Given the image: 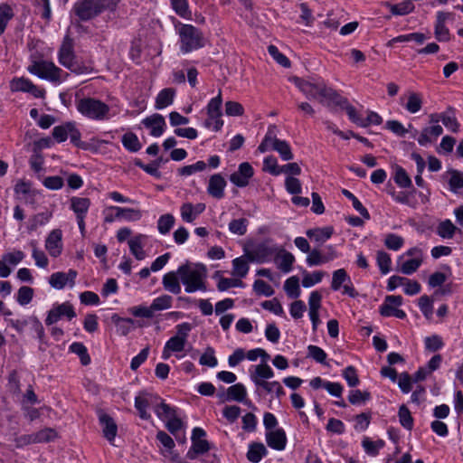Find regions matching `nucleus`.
<instances>
[{"mask_svg": "<svg viewBox=\"0 0 463 463\" xmlns=\"http://www.w3.org/2000/svg\"><path fill=\"white\" fill-rule=\"evenodd\" d=\"M24 257L25 254L19 250L5 253L0 260V277L7 278L12 272L9 266H16Z\"/></svg>", "mask_w": 463, "mask_h": 463, "instance_id": "2eb2a0df", "label": "nucleus"}, {"mask_svg": "<svg viewBox=\"0 0 463 463\" xmlns=\"http://www.w3.org/2000/svg\"><path fill=\"white\" fill-rule=\"evenodd\" d=\"M14 17L13 7L7 3L0 4V35H2L9 22Z\"/></svg>", "mask_w": 463, "mask_h": 463, "instance_id": "72a5a7b5", "label": "nucleus"}, {"mask_svg": "<svg viewBox=\"0 0 463 463\" xmlns=\"http://www.w3.org/2000/svg\"><path fill=\"white\" fill-rule=\"evenodd\" d=\"M253 175L252 166L248 162H243L239 165L238 170L230 175V181L238 187H245Z\"/></svg>", "mask_w": 463, "mask_h": 463, "instance_id": "dca6fc26", "label": "nucleus"}, {"mask_svg": "<svg viewBox=\"0 0 463 463\" xmlns=\"http://www.w3.org/2000/svg\"><path fill=\"white\" fill-rule=\"evenodd\" d=\"M398 414L402 426L411 430L413 427V419L409 409L405 405H402L399 409Z\"/></svg>", "mask_w": 463, "mask_h": 463, "instance_id": "774afa93", "label": "nucleus"}, {"mask_svg": "<svg viewBox=\"0 0 463 463\" xmlns=\"http://www.w3.org/2000/svg\"><path fill=\"white\" fill-rule=\"evenodd\" d=\"M14 190L18 200L28 204L35 203V197L37 196L38 193L36 190L32 188L30 183L19 181L14 185Z\"/></svg>", "mask_w": 463, "mask_h": 463, "instance_id": "412c9836", "label": "nucleus"}, {"mask_svg": "<svg viewBox=\"0 0 463 463\" xmlns=\"http://www.w3.org/2000/svg\"><path fill=\"white\" fill-rule=\"evenodd\" d=\"M422 262L423 260L420 258L407 260L402 264L400 271L402 274L411 275L421 266Z\"/></svg>", "mask_w": 463, "mask_h": 463, "instance_id": "e2e57ef3", "label": "nucleus"}, {"mask_svg": "<svg viewBox=\"0 0 463 463\" xmlns=\"http://www.w3.org/2000/svg\"><path fill=\"white\" fill-rule=\"evenodd\" d=\"M62 317H67L68 320H71L76 317V313L71 303L64 302L53 306V307L48 312L45 324L47 326H51L56 323Z\"/></svg>", "mask_w": 463, "mask_h": 463, "instance_id": "f8f14e48", "label": "nucleus"}, {"mask_svg": "<svg viewBox=\"0 0 463 463\" xmlns=\"http://www.w3.org/2000/svg\"><path fill=\"white\" fill-rule=\"evenodd\" d=\"M342 194L352 202L353 207L362 215V217L366 220L370 219L369 212L354 194L346 189H343Z\"/></svg>", "mask_w": 463, "mask_h": 463, "instance_id": "8fccbe9b", "label": "nucleus"}, {"mask_svg": "<svg viewBox=\"0 0 463 463\" xmlns=\"http://www.w3.org/2000/svg\"><path fill=\"white\" fill-rule=\"evenodd\" d=\"M331 288L335 291L343 288L342 294L355 298L358 293L354 289L347 272L344 269L334 271L331 282Z\"/></svg>", "mask_w": 463, "mask_h": 463, "instance_id": "1a4fd4ad", "label": "nucleus"}, {"mask_svg": "<svg viewBox=\"0 0 463 463\" xmlns=\"http://www.w3.org/2000/svg\"><path fill=\"white\" fill-rule=\"evenodd\" d=\"M362 446L368 455L376 456L379 453V450L383 448L384 441L383 439L373 441L369 438H364L362 441Z\"/></svg>", "mask_w": 463, "mask_h": 463, "instance_id": "de8ad7c7", "label": "nucleus"}, {"mask_svg": "<svg viewBox=\"0 0 463 463\" xmlns=\"http://www.w3.org/2000/svg\"><path fill=\"white\" fill-rule=\"evenodd\" d=\"M442 133L443 128L440 125H432L422 129L420 135L417 138V141L420 146H427L428 144L432 143Z\"/></svg>", "mask_w": 463, "mask_h": 463, "instance_id": "c85d7f7f", "label": "nucleus"}, {"mask_svg": "<svg viewBox=\"0 0 463 463\" xmlns=\"http://www.w3.org/2000/svg\"><path fill=\"white\" fill-rule=\"evenodd\" d=\"M90 200L87 197L72 196L70 199V209L74 213L82 236L86 232L85 218L90 207Z\"/></svg>", "mask_w": 463, "mask_h": 463, "instance_id": "6e6552de", "label": "nucleus"}, {"mask_svg": "<svg viewBox=\"0 0 463 463\" xmlns=\"http://www.w3.org/2000/svg\"><path fill=\"white\" fill-rule=\"evenodd\" d=\"M27 70L31 74H33L40 79L49 80L53 84H60L69 76V73L64 72L52 61L45 60L33 61L28 66Z\"/></svg>", "mask_w": 463, "mask_h": 463, "instance_id": "20e7f679", "label": "nucleus"}, {"mask_svg": "<svg viewBox=\"0 0 463 463\" xmlns=\"http://www.w3.org/2000/svg\"><path fill=\"white\" fill-rule=\"evenodd\" d=\"M112 321L116 324L118 331L122 335H127L130 332L131 326L134 323L132 318H122L118 315L112 316Z\"/></svg>", "mask_w": 463, "mask_h": 463, "instance_id": "864d4df0", "label": "nucleus"}, {"mask_svg": "<svg viewBox=\"0 0 463 463\" xmlns=\"http://www.w3.org/2000/svg\"><path fill=\"white\" fill-rule=\"evenodd\" d=\"M320 104L335 109L346 104V99L341 96L335 90L326 85H320Z\"/></svg>", "mask_w": 463, "mask_h": 463, "instance_id": "9b49d317", "label": "nucleus"}, {"mask_svg": "<svg viewBox=\"0 0 463 463\" xmlns=\"http://www.w3.org/2000/svg\"><path fill=\"white\" fill-rule=\"evenodd\" d=\"M58 60L63 67L70 70L72 73L80 75L89 74L93 71L91 64L79 62L76 60L73 41L69 36H66L62 41L58 52Z\"/></svg>", "mask_w": 463, "mask_h": 463, "instance_id": "7ed1b4c3", "label": "nucleus"}, {"mask_svg": "<svg viewBox=\"0 0 463 463\" xmlns=\"http://www.w3.org/2000/svg\"><path fill=\"white\" fill-rule=\"evenodd\" d=\"M199 363L202 365L215 367L218 364L217 358L215 356V351L213 347L208 346L205 349V352L201 355L199 359Z\"/></svg>", "mask_w": 463, "mask_h": 463, "instance_id": "0e129e2a", "label": "nucleus"}, {"mask_svg": "<svg viewBox=\"0 0 463 463\" xmlns=\"http://www.w3.org/2000/svg\"><path fill=\"white\" fill-rule=\"evenodd\" d=\"M291 80L307 99H316L318 95V86L316 83L293 77Z\"/></svg>", "mask_w": 463, "mask_h": 463, "instance_id": "7c9ffc66", "label": "nucleus"}, {"mask_svg": "<svg viewBox=\"0 0 463 463\" xmlns=\"http://www.w3.org/2000/svg\"><path fill=\"white\" fill-rule=\"evenodd\" d=\"M390 11L393 15H405L411 13L414 5L411 2H402L397 5H389Z\"/></svg>", "mask_w": 463, "mask_h": 463, "instance_id": "338daca9", "label": "nucleus"}, {"mask_svg": "<svg viewBox=\"0 0 463 463\" xmlns=\"http://www.w3.org/2000/svg\"><path fill=\"white\" fill-rule=\"evenodd\" d=\"M294 260V256L288 251H283L280 255H278L275 260L278 268L285 273L291 270Z\"/></svg>", "mask_w": 463, "mask_h": 463, "instance_id": "ea45409f", "label": "nucleus"}, {"mask_svg": "<svg viewBox=\"0 0 463 463\" xmlns=\"http://www.w3.org/2000/svg\"><path fill=\"white\" fill-rule=\"evenodd\" d=\"M266 441L271 449L283 450L287 444L286 433L282 429L269 430L266 433Z\"/></svg>", "mask_w": 463, "mask_h": 463, "instance_id": "a878e982", "label": "nucleus"}, {"mask_svg": "<svg viewBox=\"0 0 463 463\" xmlns=\"http://www.w3.org/2000/svg\"><path fill=\"white\" fill-rule=\"evenodd\" d=\"M376 261L382 274H387L391 271V256L383 250L377 251Z\"/></svg>", "mask_w": 463, "mask_h": 463, "instance_id": "603ef678", "label": "nucleus"}, {"mask_svg": "<svg viewBox=\"0 0 463 463\" xmlns=\"http://www.w3.org/2000/svg\"><path fill=\"white\" fill-rule=\"evenodd\" d=\"M267 449L262 443H252L249 447L247 458L253 463H258L267 455Z\"/></svg>", "mask_w": 463, "mask_h": 463, "instance_id": "e433bc0d", "label": "nucleus"}, {"mask_svg": "<svg viewBox=\"0 0 463 463\" xmlns=\"http://www.w3.org/2000/svg\"><path fill=\"white\" fill-rule=\"evenodd\" d=\"M453 18V14L449 12L439 11L436 15L435 23V38L439 42H449L450 39V33L449 28L446 26V22L449 19Z\"/></svg>", "mask_w": 463, "mask_h": 463, "instance_id": "f3484780", "label": "nucleus"}, {"mask_svg": "<svg viewBox=\"0 0 463 463\" xmlns=\"http://www.w3.org/2000/svg\"><path fill=\"white\" fill-rule=\"evenodd\" d=\"M121 141L124 147L130 152H137L141 148L137 136L132 132L124 134Z\"/></svg>", "mask_w": 463, "mask_h": 463, "instance_id": "79ce46f5", "label": "nucleus"}, {"mask_svg": "<svg viewBox=\"0 0 463 463\" xmlns=\"http://www.w3.org/2000/svg\"><path fill=\"white\" fill-rule=\"evenodd\" d=\"M175 90L173 88L163 89L156 98L155 108L156 109H163L170 106L174 102Z\"/></svg>", "mask_w": 463, "mask_h": 463, "instance_id": "2f4dec72", "label": "nucleus"}, {"mask_svg": "<svg viewBox=\"0 0 463 463\" xmlns=\"http://www.w3.org/2000/svg\"><path fill=\"white\" fill-rule=\"evenodd\" d=\"M166 404L161 397L156 394L143 392L135 398V408L138 411V415L142 420L151 419V414L148 412L149 408H153L157 417H161L162 411L161 405Z\"/></svg>", "mask_w": 463, "mask_h": 463, "instance_id": "0eeeda50", "label": "nucleus"}, {"mask_svg": "<svg viewBox=\"0 0 463 463\" xmlns=\"http://www.w3.org/2000/svg\"><path fill=\"white\" fill-rule=\"evenodd\" d=\"M173 298L169 295H161L153 299L151 308L153 313L156 311H162L172 307Z\"/></svg>", "mask_w": 463, "mask_h": 463, "instance_id": "a19ab883", "label": "nucleus"}, {"mask_svg": "<svg viewBox=\"0 0 463 463\" xmlns=\"http://www.w3.org/2000/svg\"><path fill=\"white\" fill-rule=\"evenodd\" d=\"M227 185L226 180L222 176L221 174H214L210 176L207 193L209 195L215 199H222L224 197V190Z\"/></svg>", "mask_w": 463, "mask_h": 463, "instance_id": "4be33fe9", "label": "nucleus"}, {"mask_svg": "<svg viewBox=\"0 0 463 463\" xmlns=\"http://www.w3.org/2000/svg\"><path fill=\"white\" fill-rule=\"evenodd\" d=\"M284 289L289 298H298L300 293L298 279L295 276L288 278L285 281Z\"/></svg>", "mask_w": 463, "mask_h": 463, "instance_id": "bf43d9fd", "label": "nucleus"}, {"mask_svg": "<svg viewBox=\"0 0 463 463\" xmlns=\"http://www.w3.org/2000/svg\"><path fill=\"white\" fill-rule=\"evenodd\" d=\"M422 97L420 93L410 92L408 95V100L404 104V108L411 114H415L421 109L422 107Z\"/></svg>", "mask_w": 463, "mask_h": 463, "instance_id": "58836bf2", "label": "nucleus"}, {"mask_svg": "<svg viewBox=\"0 0 463 463\" xmlns=\"http://www.w3.org/2000/svg\"><path fill=\"white\" fill-rule=\"evenodd\" d=\"M98 417L104 437L111 443L118 433V426L115 420L103 411L98 412Z\"/></svg>", "mask_w": 463, "mask_h": 463, "instance_id": "aec40b11", "label": "nucleus"}, {"mask_svg": "<svg viewBox=\"0 0 463 463\" xmlns=\"http://www.w3.org/2000/svg\"><path fill=\"white\" fill-rule=\"evenodd\" d=\"M274 376V372L267 364H260L254 367V371H250V379L257 386V383H265L267 379Z\"/></svg>", "mask_w": 463, "mask_h": 463, "instance_id": "c756f323", "label": "nucleus"}, {"mask_svg": "<svg viewBox=\"0 0 463 463\" xmlns=\"http://www.w3.org/2000/svg\"><path fill=\"white\" fill-rule=\"evenodd\" d=\"M180 277L178 269L176 271H169L163 276L162 285L164 288L175 295L181 293Z\"/></svg>", "mask_w": 463, "mask_h": 463, "instance_id": "cd10ccee", "label": "nucleus"}, {"mask_svg": "<svg viewBox=\"0 0 463 463\" xmlns=\"http://www.w3.org/2000/svg\"><path fill=\"white\" fill-rule=\"evenodd\" d=\"M180 51L188 53L203 48L205 45V38L203 33L192 24H183L179 28Z\"/></svg>", "mask_w": 463, "mask_h": 463, "instance_id": "423d86ee", "label": "nucleus"}, {"mask_svg": "<svg viewBox=\"0 0 463 463\" xmlns=\"http://www.w3.org/2000/svg\"><path fill=\"white\" fill-rule=\"evenodd\" d=\"M160 408H162L161 417L158 418L165 421V427L169 432L176 435L184 426L182 420L177 416L176 409L169 404H162Z\"/></svg>", "mask_w": 463, "mask_h": 463, "instance_id": "9d476101", "label": "nucleus"}, {"mask_svg": "<svg viewBox=\"0 0 463 463\" xmlns=\"http://www.w3.org/2000/svg\"><path fill=\"white\" fill-rule=\"evenodd\" d=\"M210 449L209 442L206 439H200L192 442V448L187 452V457L190 459H194L196 455L203 454Z\"/></svg>", "mask_w": 463, "mask_h": 463, "instance_id": "09e8293b", "label": "nucleus"}, {"mask_svg": "<svg viewBox=\"0 0 463 463\" xmlns=\"http://www.w3.org/2000/svg\"><path fill=\"white\" fill-rule=\"evenodd\" d=\"M206 163L203 161H197L195 164L184 165L178 169V173L183 176H189L196 172H202L206 169Z\"/></svg>", "mask_w": 463, "mask_h": 463, "instance_id": "69168bd1", "label": "nucleus"}, {"mask_svg": "<svg viewBox=\"0 0 463 463\" xmlns=\"http://www.w3.org/2000/svg\"><path fill=\"white\" fill-rule=\"evenodd\" d=\"M12 91H22L32 94L34 98H43L45 90L34 85L29 79L15 78L10 82Z\"/></svg>", "mask_w": 463, "mask_h": 463, "instance_id": "4468645a", "label": "nucleus"}, {"mask_svg": "<svg viewBox=\"0 0 463 463\" xmlns=\"http://www.w3.org/2000/svg\"><path fill=\"white\" fill-rule=\"evenodd\" d=\"M110 209H115V211H118L121 214V219H124L128 222L139 221L142 217V213L138 209L124 208L119 206H111Z\"/></svg>", "mask_w": 463, "mask_h": 463, "instance_id": "a18cd8bd", "label": "nucleus"}, {"mask_svg": "<svg viewBox=\"0 0 463 463\" xmlns=\"http://www.w3.org/2000/svg\"><path fill=\"white\" fill-rule=\"evenodd\" d=\"M72 127V122H66L62 125L56 126L52 129V137L58 142L65 141L69 137L70 128Z\"/></svg>", "mask_w": 463, "mask_h": 463, "instance_id": "4d7b16f0", "label": "nucleus"}, {"mask_svg": "<svg viewBox=\"0 0 463 463\" xmlns=\"http://www.w3.org/2000/svg\"><path fill=\"white\" fill-rule=\"evenodd\" d=\"M77 271L74 269H69L68 272H54L49 278V284L55 289H62L66 286L73 288L75 285V279L77 278Z\"/></svg>", "mask_w": 463, "mask_h": 463, "instance_id": "ddd939ff", "label": "nucleus"}, {"mask_svg": "<svg viewBox=\"0 0 463 463\" xmlns=\"http://www.w3.org/2000/svg\"><path fill=\"white\" fill-rule=\"evenodd\" d=\"M247 391L242 383H236L227 389V401L243 402L249 407H253L250 401L246 399Z\"/></svg>", "mask_w": 463, "mask_h": 463, "instance_id": "bb28decb", "label": "nucleus"}, {"mask_svg": "<svg viewBox=\"0 0 463 463\" xmlns=\"http://www.w3.org/2000/svg\"><path fill=\"white\" fill-rule=\"evenodd\" d=\"M70 350L79 355L80 362L83 365H88L90 363V357L88 354L86 346L80 342H74L70 345Z\"/></svg>", "mask_w": 463, "mask_h": 463, "instance_id": "3c124183", "label": "nucleus"}, {"mask_svg": "<svg viewBox=\"0 0 463 463\" xmlns=\"http://www.w3.org/2000/svg\"><path fill=\"white\" fill-rule=\"evenodd\" d=\"M258 388H262L268 393H275L278 399L285 395V392L281 384L278 381L257 383Z\"/></svg>", "mask_w": 463, "mask_h": 463, "instance_id": "37998d69", "label": "nucleus"}, {"mask_svg": "<svg viewBox=\"0 0 463 463\" xmlns=\"http://www.w3.org/2000/svg\"><path fill=\"white\" fill-rule=\"evenodd\" d=\"M61 238L62 232L59 229L52 231L48 235L45 241V248L51 256L58 257L61 253Z\"/></svg>", "mask_w": 463, "mask_h": 463, "instance_id": "393cba45", "label": "nucleus"}, {"mask_svg": "<svg viewBox=\"0 0 463 463\" xmlns=\"http://www.w3.org/2000/svg\"><path fill=\"white\" fill-rule=\"evenodd\" d=\"M393 178L394 182L402 188H408L411 186V180L402 166H396Z\"/></svg>", "mask_w": 463, "mask_h": 463, "instance_id": "052dcab7", "label": "nucleus"}, {"mask_svg": "<svg viewBox=\"0 0 463 463\" xmlns=\"http://www.w3.org/2000/svg\"><path fill=\"white\" fill-rule=\"evenodd\" d=\"M144 235H137L128 241V246L130 252L135 256V258L138 260H142L146 258V254L143 249V239Z\"/></svg>", "mask_w": 463, "mask_h": 463, "instance_id": "f704fd0d", "label": "nucleus"}, {"mask_svg": "<svg viewBox=\"0 0 463 463\" xmlns=\"http://www.w3.org/2000/svg\"><path fill=\"white\" fill-rule=\"evenodd\" d=\"M458 230L449 219H446L437 225L436 233L444 240H450L455 236Z\"/></svg>", "mask_w": 463, "mask_h": 463, "instance_id": "473e14b6", "label": "nucleus"}, {"mask_svg": "<svg viewBox=\"0 0 463 463\" xmlns=\"http://www.w3.org/2000/svg\"><path fill=\"white\" fill-rule=\"evenodd\" d=\"M249 259L239 257L232 260V274L237 278H245L249 272Z\"/></svg>", "mask_w": 463, "mask_h": 463, "instance_id": "c9c22d12", "label": "nucleus"}, {"mask_svg": "<svg viewBox=\"0 0 463 463\" xmlns=\"http://www.w3.org/2000/svg\"><path fill=\"white\" fill-rule=\"evenodd\" d=\"M205 210L204 203L193 204L191 203H184L180 207L181 218L185 222H193L197 217Z\"/></svg>", "mask_w": 463, "mask_h": 463, "instance_id": "b1692460", "label": "nucleus"}, {"mask_svg": "<svg viewBox=\"0 0 463 463\" xmlns=\"http://www.w3.org/2000/svg\"><path fill=\"white\" fill-rule=\"evenodd\" d=\"M272 149L276 150L279 154L280 157L285 161H288L293 158V154L288 143L285 140L277 138L275 136Z\"/></svg>", "mask_w": 463, "mask_h": 463, "instance_id": "4c0bfd02", "label": "nucleus"}, {"mask_svg": "<svg viewBox=\"0 0 463 463\" xmlns=\"http://www.w3.org/2000/svg\"><path fill=\"white\" fill-rule=\"evenodd\" d=\"M33 288L23 286L18 289L16 300L21 306L28 305L33 298Z\"/></svg>", "mask_w": 463, "mask_h": 463, "instance_id": "680f3d73", "label": "nucleus"}, {"mask_svg": "<svg viewBox=\"0 0 463 463\" xmlns=\"http://www.w3.org/2000/svg\"><path fill=\"white\" fill-rule=\"evenodd\" d=\"M403 244L404 239L402 236L395 233L386 234L384 239V245L387 249L397 251L403 246Z\"/></svg>", "mask_w": 463, "mask_h": 463, "instance_id": "6e6d98bb", "label": "nucleus"}, {"mask_svg": "<svg viewBox=\"0 0 463 463\" xmlns=\"http://www.w3.org/2000/svg\"><path fill=\"white\" fill-rule=\"evenodd\" d=\"M222 103V91L219 90L218 95L211 99L206 107L207 116L210 118H214L216 119L215 125L213 126L214 131H219L223 126V120L222 119V114L221 110Z\"/></svg>", "mask_w": 463, "mask_h": 463, "instance_id": "6ab92c4d", "label": "nucleus"}, {"mask_svg": "<svg viewBox=\"0 0 463 463\" xmlns=\"http://www.w3.org/2000/svg\"><path fill=\"white\" fill-rule=\"evenodd\" d=\"M178 273L186 293L207 290V269L205 265L187 261L178 267Z\"/></svg>", "mask_w": 463, "mask_h": 463, "instance_id": "f257e3e1", "label": "nucleus"}, {"mask_svg": "<svg viewBox=\"0 0 463 463\" xmlns=\"http://www.w3.org/2000/svg\"><path fill=\"white\" fill-rule=\"evenodd\" d=\"M309 316L316 329L318 323V291H313L309 298Z\"/></svg>", "mask_w": 463, "mask_h": 463, "instance_id": "49530a36", "label": "nucleus"}, {"mask_svg": "<svg viewBox=\"0 0 463 463\" xmlns=\"http://www.w3.org/2000/svg\"><path fill=\"white\" fill-rule=\"evenodd\" d=\"M249 221L245 218L234 219L229 223V231L237 235H244L247 232Z\"/></svg>", "mask_w": 463, "mask_h": 463, "instance_id": "13d9d810", "label": "nucleus"}, {"mask_svg": "<svg viewBox=\"0 0 463 463\" xmlns=\"http://www.w3.org/2000/svg\"><path fill=\"white\" fill-rule=\"evenodd\" d=\"M76 108L82 116L92 120H105L109 118L110 110L109 105L90 97L77 99Z\"/></svg>", "mask_w": 463, "mask_h": 463, "instance_id": "39448f33", "label": "nucleus"}, {"mask_svg": "<svg viewBox=\"0 0 463 463\" xmlns=\"http://www.w3.org/2000/svg\"><path fill=\"white\" fill-rule=\"evenodd\" d=\"M371 399V393L367 391L358 389L351 390L348 394V401L353 405H363Z\"/></svg>", "mask_w": 463, "mask_h": 463, "instance_id": "c03bdc74", "label": "nucleus"}, {"mask_svg": "<svg viewBox=\"0 0 463 463\" xmlns=\"http://www.w3.org/2000/svg\"><path fill=\"white\" fill-rule=\"evenodd\" d=\"M175 217L170 214H163L157 221V229L161 234H166L170 232L175 224Z\"/></svg>", "mask_w": 463, "mask_h": 463, "instance_id": "5fc2aeb1", "label": "nucleus"}, {"mask_svg": "<svg viewBox=\"0 0 463 463\" xmlns=\"http://www.w3.org/2000/svg\"><path fill=\"white\" fill-rule=\"evenodd\" d=\"M118 0H78L71 12L78 22H89L105 11L116 9Z\"/></svg>", "mask_w": 463, "mask_h": 463, "instance_id": "f03ea898", "label": "nucleus"}, {"mask_svg": "<svg viewBox=\"0 0 463 463\" xmlns=\"http://www.w3.org/2000/svg\"><path fill=\"white\" fill-rule=\"evenodd\" d=\"M142 123L150 129V135L156 137H160L166 127L165 118L157 113L144 118Z\"/></svg>", "mask_w": 463, "mask_h": 463, "instance_id": "5701e85b", "label": "nucleus"}, {"mask_svg": "<svg viewBox=\"0 0 463 463\" xmlns=\"http://www.w3.org/2000/svg\"><path fill=\"white\" fill-rule=\"evenodd\" d=\"M277 249L266 243L258 244L248 255L250 261L264 263L269 261L276 254Z\"/></svg>", "mask_w": 463, "mask_h": 463, "instance_id": "a211bd4d", "label": "nucleus"}]
</instances>
